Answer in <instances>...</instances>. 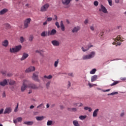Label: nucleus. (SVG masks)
Here are the masks:
<instances>
[{
    "label": "nucleus",
    "instance_id": "1",
    "mask_svg": "<svg viewBox=\"0 0 126 126\" xmlns=\"http://www.w3.org/2000/svg\"><path fill=\"white\" fill-rule=\"evenodd\" d=\"M94 57H95V52L92 51L91 52L90 55H84L83 56L82 59L84 60H90V59H92V58H94Z\"/></svg>",
    "mask_w": 126,
    "mask_h": 126
},
{
    "label": "nucleus",
    "instance_id": "2",
    "mask_svg": "<svg viewBox=\"0 0 126 126\" xmlns=\"http://www.w3.org/2000/svg\"><path fill=\"white\" fill-rule=\"evenodd\" d=\"M22 46L21 45H18L16 46L14 48H12L10 49V53H17V52H19L21 50Z\"/></svg>",
    "mask_w": 126,
    "mask_h": 126
},
{
    "label": "nucleus",
    "instance_id": "3",
    "mask_svg": "<svg viewBox=\"0 0 126 126\" xmlns=\"http://www.w3.org/2000/svg\"><path fill=\"white\" fill-rule=\"evenodd\" d=\"M113 40H114L113 44L115 45V44H117V45H119V46L121 45L122 41H123L121 38V35H118L116 38H113Z\"/></svg>",
    "mask_w": 126,
    "mask_h": 126
},
{
    "label": "nucleus",
    "instance_id": "4",
    "mask_svg": "<svg viewBox=\"0 0 126 126\" xmlns=\"http://www.w3.org/2000/svg\"><path fill=\"white\" fill-rule=\"evenodd\" d=\"M28 83H29V81L27 80H24L23 81V85L21 87V91L22 92L25 91L27 87H28Z\"/></svg>",
    "mask_w": 126,
    "mask_h": 126
},
{
    "label": "nucleus",
    "instance_id": "5",
    "mask_svg": "<svg viewBox=\"0 0 126 126\" xmlns=\"http://www.w3.org/2000/svg\"><path fill=\"white\" fill-rule=\"evenodd\" d=\"M39 72L36 71L33 74L32 79L34 81H37V82H40V80H39L38 77Z\"/></svg>",
    "mask_w": 126,
    "mask_h": 126
},
{
    "label": "nucleus",
    "instance_id": "6",
    "mask_svg": "<svg viewBox=\"0 0 126 126\" xmlns=\"http://www.w3.org/2000/svg\"><path fill=\"white\" fill-rule=\"evenodd\" d=\"M50 7V4L46 3L45 4L42 5L40 8V11L42 12H45L48 10V8Z\"/></svg>",
    "mask_w": 126,
    "mask_h": 126
},
{
    "label": "nucleus",
    "instance_id": "7",
    "mask_svg": "<svg viewBox=\"0 0 126 126\" xmlns=\"http://www.w3.org/2000/svg\"><path fill=\"white\" fill-rule=\"evenodd\" d=\"M28 87L32 89H39V87H37V85L34 83H29V82L28 84Z\"/></svg>",
    "mask_w": 126,
    "mask_h": 126
},
{
    "label": "nucleus",
    "instance_id": "8",
    "mask_svg": "<svg viewBox=\"0 0 126 126\" xmlns=\"http://www.w3.org/2000/svg\"><path fill=\"white\" fill-rule=\"evenodd\" d=\"M30 22H31V18H29L25 20L24 23L25 28H28Z\"/></svg>",
    "mask_w": 126,
    "mask_h": 126
},
{
    "label": "nucleus",
    "instance_id": "9",
    "mask_svg": "<svg viewBox=\"0 0 126 126\" xmlns=\"http://www.w3.org/2000/svg\"><path fill=\"white\" fill-rule=\"evenodd\" d=\"M92 47H93L92 45H88L82 47L81 49L83 52H87V51H88L90 48H92Z\"/></svg>",
    "mask_w": 126,
    "mask_h": 126
},
{
    "label": "nucleus",
    "instance_id": "10",
    "mask_svg": "<svg viewBox=\"0 0 126 126\" xmlns=\"http://www.w3.org/2000/svg\"><path fill=\"white\" fill-rule=\"evenodd\" d=\"M99 11H102L103 12V13H108V10H107V8L103 5V4H101L100 5V8L99 9Z\"/></svg>",
    "mask_w": 126,
    "mask_h": 126
},
{
    "label": "nucleus",
    "instance_id": "11",
    "mask_svg": "<svg viewBox=\"0 0 126 126\" xmlns=\"http://www.w3.org/2000/svg\"><path fill=\"white\" fill-rule=\"evenodd\" d=\"M51 43L54 47H59L60 46V44L61 43L60 42V41L57 40H54L51 41Z\"/></svg>",
    "mask_w": 126,
    "mask_h": 126
},
{
    "label": "nucleus",
    "instance_id": "12",
    "mask_svg": "<svg viewBox=\"0 0 126 126\" xmlns=\"http://www.w3.org/2000/svg\"><path fill=\"white\" fill-rule=\"evenodd\" d=\"M28 57H29V54H28V53H23L22 57L21 58V61H24V60H26Z\"/></svg>",
    "mask_w": 126,
    "mask_h": 126
},
{
    "label": "nucleus",
    "instance_id": "13",
    "mask_svg": "<svg viewBox=\"0 0 126 126\" xmlns=\"http://www.w3.org/2000/svg\"><path fill=\"white\" fill-rule=\"evenodd\" d=\"M80 30V28L79 26H76L73 28V29L72 30V32L73 33H77Z\"/></svg>",
    "mask_w": 126,
    "mask_h": 126
},
{
    "label": "nucleus",
    "instance_id": "14",
    "mask_svg": "<svg viewBox=\"0 0 126 126\" xmlns=\"http://www.w3.org/2000/svg\"><path fill=\"white\" fill-rule=\"evenodd\" d=\"M57 33V31L55 29H53L51 31H49L48 32V36H50L51 35H55Z\"/></svg>",
    "mask_w": 126,
    "mask_h": 126
},
{
    "label": "nucleus",
    "instance_id": "15",
    "mask_svg": "<svg viewBox=\"0 0 126 126\" xmlns=\"http://www.w3.org/2000/svg\"><path fill=\"white\" fill-rule=\"evenodd\" d=\"M71 0H62V3L64 5H68Z\"/></svg>",
    "mask_w": 126,
    "mask_h": 126
},
{
    "label": "nucleus",
    "instance_id": "16",
    "mask_svg": "<svg viewBox=\"0 0 126 126\" xmlns=\"http://www.w3.org/2000/svg\"><path fill=\"white\" fill-rule=\"evenodd\" d=\"M22 122V117H18L15 120H13L14 124H17V123H21Z\"/></svg>",
    "mask_w": 126,
    "mask_h": 126
},
{
    "label": "nucleus",
    "instance_id": "17",
    "mask_svg": "<svg viewBox=\"0 0 126 126\" xmlns=\"http://www.w3.org/2000/svg\"><path fill=\"white\" fill-rule=\"evenodd\" d=\"M34 70H35V67L31 66L29 68L26 70V72L27 73L31 72V71H34Z\"/></svg>",
    "mask_w": 126,
    "mask_h": 126
},
{
    "label": "nucleus",
    "instance_id": "18",
    "mask_svg": "<svg viewBox=\"0 0 126 126\" xmlns=\"http://www.w3.org/2000/svg\"><path fill=\"white\" fill-rule=\"evenodd\" d=\"M7 84V80L4 79L2 81L0 82V86H5Z\"/></svg>",
    "mask_w": 126,
    "mask_h": 126
},
{
    "label": "nucleus",
    "instance_id": "19",
    "mask_svg": "<svg viewBox=\"0 0 126 126\" xmlns=\"http://www.w3.org/2000/svg\"><path fill=\"white\" fill-rule=\"evenodd\" d=\"M11 111H12V110L11 109V108L10 107L6 108L5 109L4 114H10V113H11Z\"/></svg>",
    "mask_w": 126,
    "mask_h": 126
},
{
    "label": "nucleus",
    "instance_id": "20",
    "mask_svg": "<svg viewBox=\"0 0 126 126\" xmlns=\"http://www.w3.org/2000/svg\"><path fill=\"white\" fill-rule=\"evenodd\" d=\"M98 79V76L97 75H94L91 78L92 82H94V81H96Z\"/></svg>",
    "mask_w": 126,
    "mask_h": 126
},
{
    "label": "nucleus",
    "instance_id": "21",
    "mask_svg": "<svg viewBox=\"0 0 126 126\" xmlns=\"http://www.w3.org/2000/svg\"><path fill=\"white\" fill-rule=\"evenodd\" d=\"M98 112H99V109H96L94 111L93 116L94 118L97 117V115H98Z\"/></svg>",
    "mask_w": 126,
    "mask_h": 126
},
{
    "label": "nucleus",
    "instance_id": "22",
    "mask_svg": "<svg viewBox=\"0 0 126 126\" xmlns=\"http://www.w3.org/2000/svg\"><path fill=\"white\" fill-rule=\"evenodd\" d=\"M8 11V10L6 8L3 9L0 11V15H2V14H4V13H6Z\"/></svg>",
    "mask_w": 126,
    "mask_h": 126
},
{
    "label": "nucleus",
    "instance_id": "23",
    "mask_svg": "<svg viewBox=\"0 0 126 126\" xmlns=\"http://www.w3.org/2000/svg\"><path fill=\"white\" fill-rule=\"evenodd\" d=\"M2 45L3 47H7L8 46V40H5L4 41H2Z\"/></svg>",
    "mask_w": 126,
    "mask_h": 126
},
{
    "label": "nucleus",
    "instance_id": "24",
    "mask_svg": "<svg viewBox=\"0 0 126 126\" xmlns=\"http://www.w3.org/2000/svg\"><path fill=\"white\" fill-rule=\"evenodd\" d=\"M24 124V125H27L28 126H32V125L34 124V122L32 121H28V122H25Z\"/></svg>",
    "mask_w": 126,
    "mask_h": 126
},
{
    "label": "nucleus",
    "instance_id": "25",
    "mask_svg": "<svg viewBox=\"0 0 126 126\" xmlns=\"http://www.w3.org/2000/svg\"><path fill=\"white\" fill-rule=\"evenodd\" d=\"M60 25H61V30L62 31H64L65 28H64V25H63V21H61Z\"/></svg>",
    "mask_w": 126,
    "mask_h": 126
},
{
    "label": "nucleus",
    "instance_id": "26",
    "mask_svg": "<svg viewBox=\"0 0 126 126\" xmlns=\"http://www.w3.org/2000/svg\"><path fill=\"white\" fill-rule=\"evenodd\" d=\"M67 110L70 112H76V111H77V109H76V108H68Z\"/></svg>",
    "mask_w": 126,
    "mask_h": 126
},
{
    "label": "nucleus",
    "instance_id": "27",
    "mask_svg": "<svg viewBox=\"0 0 126 126\" xmlns=\"http://www.w3.org/2000/svg\"><path fill=\"white\" fill-rule=\"evenodd\" d=\"M8 82H9V84L10 85H14L15 84V81L12 80H8Z\"/></svg>",
    "mask_w": 126,
    "mask_h": 126
},
{
    "label": "nucleus",
    "instance_id": "28",
    "mask_svg": "<svg viewBox=\"0 0 126 126\" xmlns=\"http://www.w3.org/2000/svg\"><path fill=\"white\" fill-rule=\"evenodd\" d=\"M35 119L37 121H43L44 120V116L36 117Z\"/></svg>",
    "mask_w": 126,
    "mask_h": 126
},
{
    "label": "nucleus",
    "instance_id": "29",
    "mask_svg": "<svg viewBox=\"0 0 126 126\" xmlns=\"http://www.w3.org/2000/svg\"><path fill=\"white\" fill-rule=\"evenodd\" d=\"M47 34H48V32H43L41 33V37H46V36H47Z\"/></svg>",
    "mask_w": 126,
    "mask_h": 126
},
{
    "label": "nucleus",
    "instance_id": "30",
    "mask_svg": "<svg viewBox=\"0 0 126 126\" xmlns=\"http://www.w3.org/2000/svg\"><path fill=\"white\" fill-rule=\"evenodd\" d=\"M84 110H85L86 111L88 110L89 112H92V108L91 107H88L87 106L84 107Z\"/></svg>",
    "mask_w": 126,
    "mask_h": 126
},
{
    "label": "nucleus",
    "instance_id": "31",
    "mask_svg": "<svg viewBox=\"0 0 126 126\" xmlns=\"http://www.w3.org/2000/svg\"><path fill=\"white\" fill-rule=\"evenodd\" d=\"M44 78H47V79H52L53 78V76L52 75H49L48 76L45 75L44 76Z\"/></svg>",
    "mask_w": 126,
    "mask_h": 126
},
{
    "label": "nucleus",
    "instance_id": "32",
    "mask_svg": "<svg viewBox=\"0 0 126 126\" xmlns=\"http://www.w3.org/2000/svg\"><path fill=\"white\" fill-rule=\"evenodd\" d=\"M35 53L40 54V56L43 57V50H36Z\"/></svg>",
    "mask_w": 126,
    "mask_h": 126
},
{
    "label": "nucleus",
    "instance_id": "33",
    "mask_svg": "<svg viewBox=\"0 0 126 126\" xmlns=\"http://www.w3.org/2000/svg\"><path fill=\"white\" fill-rule=\"evenodd\" d=\"M73 124L74 125V126H79V124H78V121L75 120L73 122Z\"/></svg>",
    "mask_w": 126,
    "mask_h": 126
},
{
    "label": "nucleus",
    "instance_id": "34",
    "mask_svg": "<svg viewBox=\"0 0 126 126\" xmlns=\"http://www.w3.org/2000/svg\"><path fill=\"white\" fill-rule=\"evenodd\" d=\"M4 25L6 29H10V28H11V26H10V25H9V24L6 23Z\"/></svg>",
    "mask_w": 126,
    "mask_h": 126
},
{
    "label": "nucleus",
    "instance_id": "35",
    "mask_svg": "<svg viewBox=\"0 0 126 126\" xmlns=\"http://www.w3.org/2000/svg\"><path fill=\"white\" fill-rule=\"evenodd\" d=\"M59 59H58L55 62V63H54L55 67H58V64H59Z\"/></svg>",
    "mask_w": 126,
    "mask_h": 126
},
{
    "label": "nucleus",
    "instance_id": "36",
    "mask_svg": "<svg viewBox=\"0 0 126 126\" xmlns=\"http://www.w3.org/2000/svg\"><path fill=\"white\" fill-rule=\"evenodd\" d=\"M95 72H96V69L95 68H94V69H93L90 72V73L91 74H94Z\"/></svg>",
    "mask_w": 126,
    "mask_h": 126
},
{
    "label": "nucleus",
    "instance_id": "37",
    "mask_svg": "<svg viewBox=\"0 0 126 126\" xmlns=\"http://www.w3.org/2000/svg\"><path fill=\"white\" fill-rule=\"evenodd\" d=\"M53 125V121H48L47 123V126H50Z\"/></svg>",
    "mask_w": 126,
    "mask_h": 126
},
{
    "label": "nucleus",
    "instance_id": "38",
    "mask_svg": "<svg viewBox=\"0 0 126 126\" xmlns=\"http://www.w3.org/2000/svg\"><path fill=\"white\" fill-rule=\"evenodd\" d=\"M119 93H118L117 92H114L111 94H108L107 95L109 96L110 95H116V94H118Z\"/></svg>",
    "mask_w": 126,
    "mask_h": 126
},
{
    "label": "nucleus",
    "instance_id": "39",
    "mask_svg": "<svg viewBox=\"0 0 126 126\" xmlns=\"http://www.w3.org/2000/svg\"><path fill=\"white\" fill-rule=\"evenodd\" d=\"M119 83V81H116L112 84L110 85V86H115V85H117Z\"/></svg>",
    "mask_w": 126,
    "mask_h": 126
},
{
    "label": "nucleus",
    "instance_id": "40",
    "mask_svg": "<svg viewBox=\"0 0 126 126\" xmlns=\"http://www.w3.org/2000/svg\"><path fill=\"white\" fill-rule=\"evenodd\" d=\"M79 119L80 120H85V119H86V116H80Z\"/></svg>",
    "mask_w": 126,
    "mask_h": 126
},
{
    "label": "nucleus",
    "instance_id": "41",
    "mask_svg": "<svg viewBox=\"0 0 126 126\" xmlns=\"http://www.w3.org/2000/svg\"><path fill=\"white\" fill-rule=\"evenodd\" d=\"M94 4L95 6H98L99 4V2H98V1H94Z\"/></svg>",
    "mask_w": 126,
    "mask_h": 126
},
{
    "label": "nucleus",
    "instance_id": "42",
    "mask_svg": "<svg viewBox=\"0 0 126 126\" xmlns=\"http://www.w3.org/2000/svg\"><path fill=\"white\" fill-rule=\"evenodd\" d=\"M24 37H23V36H21L20 38V41L21 43H23V42H24Z\"/></svg>",
    "mask_w": 126,
    "mask_h": 126
},
{
    "label": "nucleus",
    "instance_id": "43",
    "mask_svg": "<svg viewBox=\"0 0 126 126\" xmlns=\"http://www.w3.org/2000/svg\"><path fill=\"white\" fill-rule=\"evenodd\" d=\"M107 1H108L109 5H110V6H112L113 5V1L112 0H107Z\"/></svg>",
    "mask_w": 126,
    "mask_h": 126
},
{
    "label": "nucleus",
    "instance_id": "44",
    "mask_svg": "<svg viewBox=\"0 0 126 126\" xmlns=\"http://www.w3.org/2000/svg\"><path fill=\"white\" fill-rule=\"evenodd\" d=\"M90 29L92 31H94L95 30V28H94V25H92L90 26Z\"/></svg>",
    "mask_w": 126,
    "mask_h": 126
},
{
    "label": "nucleus",
    "instance_id": "45",
    "mask_svg": "<svg viewBox=\"0 0 126 126\" xmlns=\"http://www.w3.org/2000/svg\"><path fill=\"white\" fill-rule=\"evenodd\" d=\"M52 20H53V18L52 17H49L47 18L46 21H47L48 22H50L52 21Z\"/></svg>",
    "mask_w": 126,
    "mask_h": 126
},
{
    "label": "nucleus",
    "instance_id": "46",
    "mask_svg": "<svg viewBox=\"0 0 126 126\" xmlns=\"http://www.w3.org/2000/svg\"><path fill=\"white\" fill-rule=\"evenodd\" d=\"M33 39H34V37H33V35H30L29 37V41H33Z\"/></svg>",
    "mask_w": 126,
    "mask_h": 126
},
{
    "label": "nucleus",
    "instance_id": "47",
    "mask_svg": "<svg viewBox=\"0 0 126 126\" xmlns=\"http://www.w3.org/2000/svg\"><path fill=\"white\" fill-rule=\"evenodd\" d=\"M55 25L56 26H57V28H60V24L59 23V22H56L55 23Z\"/></svg>",
    "mask_w": 126,
    "mask_h": 126
},
{
    "label": "nucleus",
    "instance_id": "48",
    "mask_svg": "<svg viewBox=\"0 0 126 126\" xmlns=\"http://www.w3.org/2000/svg\"><path fill=\"white\" fill-rule=\"evenodd\" d=\"M50 83H51V82H48L46 83V86L47 88H49V87H50Z\"/></svg>",
    "mask_w": 126,
    "mask_h": 126
},
{
    "label": "nucleus",
    "instance_id": "49",
    "mask_svg": "<svg viewBox=\"0 0 126 126\" xmlns=\"http://www.w3.org/2000/svg\"><path fill=\"white\" fill-rule=\"evenodd\" d=\"M18 106H19V103H17V106L16 107V108L14 109V112H17V110H18Z\"/></svg>",
    "mask_w": 126,
    "mask_h": 126
},
{
    "label": "nucleus",
    "instance_id": "50",
    "mask_svg": "<svg viewBox=\"0 0 126 126\" xmlns=\"http://www.w3.org/2000/svg\"><path fill=\"white\" fill-rule=\"evenodd\" d=\"M42 107H43V103L40 104L39 105L37 106V109H39V108H40V109H42Z\"/></svg>",
    "mask_w": 126,
    "mask_h": 126
},
{
    "label": "nucleus",
    "instance_id": "51",
    "mask_svg": "<svg viewBox=\"0 0 126 126\" xmlns=\"http://www.w3.org/2000/svg\"><path fill=\"white\" fill-rule=\"evenodd\" d=\"M104 32H100L99 35L101 36V37H103V35H104Z\"/></svg>",
    "mask_w": 126,
    "mask_h": 126
},
{
    "label": "nucleus",
    "instance_id": "52",
    "mask_svg": "<svg viewBox=\"0 0 126 126\" xmlns=\"http://www.w3.org/2000/svg\"><path fill=\"white\" fill-rule=\"evenodd\" d=\"M53 20H58V16L57 15H54V18L53 19Z\"/></svg>",
    "mask_w": 126,
    "mask_h": 126
},
{
    "label": "nucleus",
    "instance_id": "53",
    "mask_svg": "<svg viewBox=\"0 0 126 126\" xmlns=\"http://www.w3.org/2000/svg\"><path fill=\"white\" fill-rule=\"evenodd\" d=\"M88 22H89V20H88V19H86L85 20V21H84V24H87V23H88Z\"/></svg>",
    "mask_w": 126,
    "mask_h": 126
},
{
    "label": "nucleus",
    "instance_id": "54",
    "mask_svg": "<svg viewBox=\"0 0 126 126\" xmlns=\"http://www.w3.org/2000/svg\"><path fill=\"white\" fill-rule=\"evenodd\" d=\"M109 91H111V89H108L106 90H103V92H109Z\"/></svg>",
    "mask_w": 126,
    "mask_h": 126
},
{
    "label": "nucleus",
    "instance_id": "55",
    "mask_svg": "<svg viewBox=\"0 0 126 126\" xmlns=\"http://www.w3.org/2000/svg\"><path fill=\"white\" fill-rule=\"evenodd\" d=\"M3 113V109H1L0 110V115H1Z\"/></svg>",
    "mask_w": 126,
    "mask_h": 126
},
{
    "label": "nucleus",
    "instance_id": "56",
    "mask_svg": "<svg viewBox=\"0 0 126 126\" xmlns=\"http://www.w3.org/2000/svg\"><path fill=\"white\" fill-rule=\"evenodd\" d=\"M69 76H73V73H69L68 74Z\"/></svg>",
    "mask_w": 126,
    "mask_h": 126
},
{
    "label": "nucleus",
    "instance_id": "57",
    "mask_svg": "<svg viewBox=\"0 0 126 126\" xmlns=\"http://www.w3.org/2000/svg\"><path fill=\"white\" fill-rule=\"evenodd\" d=\"M89 86H90V88H91V87H93V85L91 84L90 83H89Z\"/></svg>",
    "mask_w": 126,
    "mask_h": 126
},
{
    "label": "nucleus",
    "instance_id": "58",
    "mask_svg": "<svg viewBox=\"0 0 126 126\" xmlns=\"http://www.w3.org/2000/svg\"><path fill=\"white\" fill-rule=\"evenodd\" d=\"M115 3H119L120 2V0H115Z\"/></svg>",
    "mask_w": 126,
    "mask_h": 126
},
{
    "label": "nucleus",
    "instance_id": "59",
    "mask_svg": "<svg viewBox=\"0 0 126 126\" xmlns=\"http://www.w3.org/2000/svg\"><path fill=\"white\" fill-rule=\"evenodd\" d=\"M121 117H124L125 116V113L123 112L120 115Z\"/></svg>",
    "mask_w": 126,
    "mask_h": 126
},
{
    "label": "nucleus",
    "instance_id": "60",
    "mask_svg": "<svg viewBox=\"0 0 126 126\" xmlns=\"http://www.w3.org/2000/svg\"><path fill=\"white\" fill-rule=\"evenodd\" d=\"M47 24H48V22L47 21L43 23V25H47Z\"/></svg>",
    "mask_w": 126,
    "mask_h": 126
},
{
    "label": "nucleus",
    "instance_id": "61",
    "mask_svg": "<svg viewBox=\"0 0 126 126\" xmlns=\"http://www.w3.org/2000/svg\"><path fill=\"white\" fill-rule=\"evenodd\" d=\"M30 108V109H34V106L31 105Z\"/></svg>",
    "mask_w": 126,
    "mask_h": 126
},
{
    "label": "nucleus",
    "instance_id": "62",
    "mask_svg": "<svg viewBox=\"0 0 126 126\" xmlns=\"http://www.w3.org/2000/svg\"><path fill=\"white\" fill-rule=\"evenodd\" d=\"M46 107L47 108H50V105L49 104V103H47L46 105Z\"/></svg>",
    "mask_w": 126,
    "mask_h": 126
},
{
    "label": "nucleus",
    "instance_id": "63",
    "mask_svg": "<svg viewBox=\"0 0 126 126\" xmlns=\"http://www.w3.org/2000/svg\"><path fill=\"white\" fill-rule=\"evenodd\" d=\"M121 80H126V77L122 78Z\"/></svg>",
    "mask_w": 126,
    "mask_h": 126
},
{
    "label": "nucleus",
    "instance_id": "64",
    "mask_svg": "<svg viewBox=\"0 0 126 126\" xmlns=\"http://www.w3.org/2000/svg\"><path fill=\"white\" fill-rule=\"evenodd\" d=\"M68 87H70V82H68Z\"/></svg>",
    "mask_w": 126,
    "mask_h": 126
}]
</instances>
